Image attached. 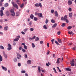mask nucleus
<instances>
[{"label":"nucleus","mask_w":76,"mask_h":76,"mask_svg":"<svg viewBox=\"0 0 76 76\" xmlns=\"http://www.w3.org/2000/svg\"><path fill=\"white\" fill-rule=\"evenodd\" d=\"M1 10L0 11V15L2 17L3 16V10L4 9V7H2L1 8Z\"/></svg>","instance_id":"1"},{"label":"nucleus","mask_w":76,"mask_h":76,"mask_svg":"<svg viewBox=\"0 0 76 76\" xmlns=\"http://www.w3.org/2000/svg\"><path fill=\"white\" fill-rule=\"evenodd\" d=\"M12 4H13L14 7H15L16 9H18V6L17 4H15V2L13 1H12Z\"/></svg>","instance_id":"2"},{"label":"nucleus","mask_w":76,"mask_h":76,"mask_svg":"<svg viewBox=\"0 0 76 76\" xmlns=\"http://www.w3.org/2000/svg\"><path fill=\"white\" fill-rule=\"evenodd\" d=\"M20 36H18L16 37V38L14 39V41L16 42L18 41L19 39V38H20Z\"/></svg>","instance_id":"3"},{"label":"nucleus","mask_w":76,"mask_h":76,"mask_svg":"<svg viewBox=\"0 0 76 76\" xmlns=\"http://www.w3.org/2000/svg\"><path fill=\"white\" fill-rule=\"evenodd\" d=\"M64 21H66V23H69V20H67V16L65 15L64 16Z\"/></svg>","instance_id":"4"},{"label":"nucleus","mask_w":76,"mask_h":76,"mask_svg":"<svg viewBox=\"0 0 76 76\" xmlns=\"http://www.w3.org/2000/svg\"><path fill=\"white\" fill-rule=\"evenodd\" d=\"M7 50L8 51H10L12 50V45L10 44H8V48H7Z\"/></svg>","instance_id":"5"},{"label":"nucleus","mask_w":76,"mask_h":76,"mask_svg":"<svg viewBox=\"0 0 76 76\" xmlns=\"http://www.w3.org/2000/svg\"><path fill=\"white\" fill-rule=\"evenodd\" d=\"M10 12L11 13V15L12 16H15V12H14V11H13V10H10Z\"/></svg>","instance_id":"6"},{"label":"nucleus","mask_w":76,"mask_h":76,"mask_svg":"<svg viewBox=\"0 0 76 76\" xmlns=\"http://www.w3.org/2000/svg\"><path fill=\"white\" fill-rule=\"evenodd\" d=\"M17 55L18 56L17 57V58L18 59H20V58H19V57H22V56H21V55H20L19 53H17Z\"/></svg>","instance_id":"7"},{"label":"nucleus","mask_w":76,"mask_h":76,"mask_svg":"<svg viewBox=\"0 0 76 76\" xmlns=\"http://www.w3.org/2000/svg\"><path fill=\"white\" fill-rule=\"evenodd\" d=\"M38 16H39V18H42V14L41 13H39Z\"/></svg>","instance_id":"8"},{"label":"nucleus","mask_w":76,"mask_h":76,"mask_svg":"<svg viewBox=\"0 0 76 76\" xmlns=\"http://www.w3.org/2000/svg\"><path fill=\"white\" fill-rule=\"evenodd\" d=\"M1 67L3 69H4L5 71H7V68L4 67L3 66H2Z\"/></svg>","instance_id":"9"},{"label":"nucleus","mask_w":76,"mask_h":76,"mask_svg":"<svg viewBox=\"0 0 76 76\" xmlns=\"http://www.w3.org/2000/svg\"><path fill=\"white\" fill-rule=\"evenodd\" d=\"M27 63L28 64H31V61L28 60L27 61Z\"/></svg>","instance_id":"10"},{"label":"nucleus","mask_w":76,"mask_h":76,"mask_svg":"<svg viewBox=\"0 0 76 76\" xmlns=\"http://www.w3.org/2000/svg\"><path fill=\"white\" fill-rule=\"evenodd\" d=\"M3 54L5 58H7V55L6 54H5V52H4L3 51Z\"/></svg>","instance_id":"11"},{"label":"nucleus","mask_w":76,"mask_h":76,"mask_svg":"<svg viewBox=\"0 0 76 76\" xmlns=\"http://www.w3.org/2000/svg\"><path fill=\"white\" fill-rule=\"evenodd\" d=\"M55 16H56L57 17L58 16V13H57V11L55 12Z\"/></svg>","instance_id":"12"},{"label":"nucleus","mask_w":76,"mask_h":76,"mask_svg":"<svg viewBox=\"0 0 76 76\" xmlns=\"http://www.w3.org/2000/svg\"><path fill=\"white\" fill-rule=\"evenodd\" d=\"M73 15V14L72 13H69V16L70 18H71L72 17V16Z\"/></svg>","instance_id":"13"},{"label":"nucleus","mask_w":76,"mask_h":76,"mask_svg":"<svg viewBox=\"0 0 76 76\" xmlns=\"http://www.w3.org/2000/svg\"><path fill=\"white\" fill-rule=\"evenodd\" d=\"M68 4L69 5H71L72 4V1H68Z\"/></svg>","instance_id":"14"},{"label":"nucleus","mask_w":76,"mask_h":76,"mask_svg":"<svg viewBox=\"0 0 76 76\" xmlns=\"http://www.w3.org/2000/svg\"><path fill=\"white\" fill-rule=\"evenodd\" d=\"M56 26H57V23H55L52 26V28H55V27H56Z\"/></svg>","instance_id":"15"},{"label":"nucleus","mask_w":76,"mask_h":76,"mask_svg":"<svg viewBox=\"0 0 76 76\" xmlns=\"http://www.w3.org/2000/svg\"><path fill=\"white\" fill-rule=\"evenodd\" d=\"M2 61H3V58H2L1 56L0 55V62Z\"/></svg>","instance_id":"16"},{"label":"nucleus","mask_w":76,"mask_h":76,"mask_svg":"<svg viewBox=\"0 0 76 76\" xmlns=\"http://www.w3.org/2000/svg\"><path fill=\"white\" fill-rule=\"evenodd\" d=\"M58 42L59 43H61L62 42H61V39H58Z\"/></svg>","instance_id":"17"},{"label":"nucleus","mask_w":76,"mask_h":76,"mask_svg":"<svg viewBox=\"0 0 76 76\" xmlns=\"http://www.w3.org/2000/svg\"><path fill=\"white\" fill-rule=\"evenodd\" d=\"M72 28V26H69L67 27V29L69 30V29H71Z\"/></svg>","instance_id":"18"},{"label":"nucleus","mask_w":76,"mask_h":76,"mask_svg":"<svg viewBox=\"0 0 76 76\" xmlns=\"http://www.w3.org/2000/svg\"><path fill=\"white\" fill-rule=\"evenodd\" d=\"M6 15L7 16H9V12L8 11H7L6 12Z\"/></svg>","instance_id":"19"},{"label":"nucleus","mask_w":76,"mask_h":76,"mask_svg":"<svg viewBox=\"0 0 76 76\" xmlns=\"http://www.w3.org/2000/svg\"><path fill=\"white\" fill-rule=\"evenodd\" d=\"M34 15H33V14H31L30 15L31 19H33L34 18Z\"/></svg>","instance_id":"20"},{"label":"nucleus","mask_w":76,"mask_h":76,"mask_svg":"<svg viewBox=\"0 0 76 76\" xmlns=\"http://www.w3.org/2000/svg\"><path fill=\"white\" fill-rule=\"evenodd\" d=\"M38 69L39 72L40 73L41 72V67L39 66H38Z\"/></svg>","instance_id":"21"},{"label":"nucleus","mask_w":76,"mask_h":76,"mask_svg":"<svg viewBox=\"0 0 76 76\" xmlns=\"http://www.w3.org/2000/svg\"><path fill=\"white\" fill-rule=\"evenodd\" d=\"M0 49H2V50H4V48L2 45L0 46Z\"/></svg>","instance_id":"22"},{"label":"nucleus","mask_w":76,"mask_h":76,"mask_svg":"<svg viewBox=\"0 0 76 76\" xmlns=\"http://www.w3.org/2000/svg\"><path fill=\"white\" fill-rule=\"evenodd\" d=\"M51 22H52V23H55V22H56V21L53 19H52Z\"/></svg>","instance_id":"23"},{"label":"nucleus","mask_w":76,"mask_h":76,"mask_svg":"<svg viewBox=\"0 0 76 76\" xmlns=\"http://www.w3.org/2000/svg\"><path fill=\"white\" fill-rule=\"evenodd\" d=\"M38 40H39V38L38 37H37L35 39V41H38Z\"/></svg>","instance_id":"24"},{"label":"nucleus","mask_w":76,"mask_h":76,"mask_svg":"<svg viewBox=\"0 0 76 76\" xmlns=\"http://www.w3.org/2000/svg\"><path fill=\"white\" fill-rule=\"evenodd\" d=\"M34 20H35V21H37L38 20V19L36 17H34Z\"/></svg>","instance_id":"25"},{"label":"nucleus","mask_w":76,"mask_h":76,"mask_svg":"<svg viewBox=\"0 0 76 76\" xmlns=\"http://www.w3.org/2000/svg\"><path fill=\"white\" fill-rule=\"evenodd\" d=\"M60 60V58H58L57 60V63H60V61H59V60Z\"/></svg>","instance_id":"26"},{"label":"nucleus","mask_w":76,"mask_h":76,"mask_svg":"<svg viewBox=\"0 0 76 76\" xmlns=\"http://www.w3.org/2000/svg\"><path fill=\"white\" fill-rule=\"evenodd\" d=\"M16 15L17 16H18L19 15V12H16Z\"/></svg>","instance_id":"27"},{"label":"nucleus","mask_w":76,"mask_h":76,"mask_svg":"<svg viewBox=\"0 0 76 76\" xmlns=\"http://www.w3.org/2000/svg\"><path fill=\"white\" fill-rule=\"evenodd\" d=\"M66 71H71V69L69 68H67L66 69Z\"/></svg>","instance_id":"28"},{"label":"nucleus","mask_w":76,"mask_h":76,"mask_svg":"<svg viewBox=\"0 0 76 76\" xmlns=\"http://www.w3.org/2000/svg\"><path fill=\"white\" fill-rule=\"evenodd\" d=\"M66 26V23H63L61 25V26H62V27H64V26Z\"/></svg>","instance_id":"29"},{"label":"nucleus","mask_w":76,"mask_h":76,"mask_svg":"<svg viewBox=\"0 0 76 76\" xmlns=\"http://www.w3.org/2000/svg\"><path fill=\"white\" fill-rule=\"evenodd\" d=\"M8 6H9V4H8L7 3L5 4L4 7H7Z\"/></svg>","instance_id":"30"},{"label":"nucleus","mask_w":76,"mask_h":76,"mask_svg":"<svg viewBox=\"0 0 76 76\" xmlns=\"http://www.w3.org/2000/svg\"><path fill=\"white\" fill-rule=\"evenodd\" d=\"M8 28V27L6 26L4 27V29L5 31H7V30Z\"/></svg>","instance_id":"31"},{"label":"nucleus","mask_w":76,"mask_h":76,"mask_svg":"<svg viewBox=\"0 0 76 76\" xmlns=\"http://www.w3.org/2000/svg\"><path fill=\"white\" fill-rule=\"evenodd\" d=\"M74 61L75 60H74V59H72V61H71L70 62V64H72V63H74Z\"/></svg>","instance_id":"32"},{"label":"nucleus","mask_w":76,"mask_h":76,"mask_svg":"<svg viewBox=\"0 0 76 76\" xmlns=\"http://www.w3.org/2000/svg\"><path fill=\"white\" fill-rule=\"evenodd\" d=\"M21 73H25L26 71H23V69L21 71Z\"/></svg>","instance_id":"33"},{"label":"nucleus","mask_w":76,"mask_h":76,"mask_svg":"<svg viewBox=\"0 0 76 76\" xmlns=\"http://www.w3.org/2000/svg\"><path fill=\"white\" fill-rule=\"evenodd\" d=\"M35 6L36 7H39V4L37 3L35 4Z\"/></svg>","instance_id":"34"},{"label":"nucleus","mask_w":76,"mask_h":76,"mask_svg":"<svg viewBox=\"0 0 76 76\" xmlns=\"http://www.w3.org/2000/svg\"><path fill=\"white\" fill-rule=\"evenodd\" d=\"M39 6L40 7H42V5L41 4V3H40L39 4Z\"/></svg>","instance_id":"35"},{"label":"nucleus","mask_w":76,"mask_h":76,"mask_svg":"<svg viewBox=\"0 0 76 76\" xmlns=\"http://www.w3.org/2000/svg\"><path fill=\"white\" fill-rule=\"evenodd\" d=\"M32 45V47L33 48H35V45L33 43H32L31 44Z\"/></svg>","instance_id":"36"},{"label":"nucleus","mask_w":76,"mask_h":76,"mask_svg":"<svg viewBox=\"0 0 76 76\" xmlns=\"http://www.w3.org/2000/svg\"><path fill=\"white\" fill-rule=\"evenodd\" d=\"M24 6V4H22L20 6V7L21 8H22L23 7V6Z\"/></svg>","instance_id":"37"},{"label":"nucleus","mask_w":76,"mask_h":76,"mask_svg":"<svg viewBox=\"0 0 76 76\" xmlns=\"http://www.w3.org/2000/svg\"><path fill=\"white\" fill-rule=\"evenodd\" d=\"M54 39H53L51 40V41L53 44H54Z\"/></svg>","instance_id":"38"},{"label":"nucleus","mask_w":76,"mask_h":76,"mask_svg":"<svg viewBox=\"0 0 76 76\" xmlns=\"http://www.w3.org/2000/svg\"><path fill=\"white\" fill-rule=\"evenodd\" d=\"M68 33L69 34H70V35H71L72 33H73V32L72 31H68Z\"/></svg>","instance_id":"39"},{"label":"nucleus","mask_w":76,"mask_h":76,"mask_svg":"<svg viewBox=\"0 0 76 76\" xmlns=\"http://www.w3.org/2000/svg\"><path fill=\"white\" fill-rule=\"evenodd\" d=\"M43 28H44L45 29H47V28L46 27V26L45 25H44L43 26Z\"/></svg>","instance_id":"40"},{"label":"nucleus","mask_w":76,"mask_h":76,"mask_svg":"<svg viewBox=\"0 0 76 76\" xmlns=\"http://www.w3.org/2000/svg\"><path fill=\"white\" fill-rule=\"evenodd\" d=\"M68 10L69 12H72V8L70 7L69 8Z\"/></svg>","instance_id":"41"},{"label":"nucleus","mask_w":76,"mask_h":76,"mask_svg":"<svg viewBox=\"0 0 76 76\" xmlns=\"http://www.w3.org/2000/svg\"><path fill=\"white\" fill-rule=\"evenodd\" d=\"M55 43H56V44L57 45H59V43H58V42H57V41H55Z\"/></svg>","instance_id":"42"},{"label":"nucleus","mask_w":76,"mask_h":76,"mask_svg":"<svg viewBox=\"0 0 76 76\" xmlns=\"http://www.w3.org/2000/svg\"><path fill=\"white\" fill-rule=\"evenodd\" d=\"M24 47L25 49H26V50H27V49H28V47H27V46H26V45H24Z\"/></svg>","instance_id":"43"},{"label":"nucleus","mask_w":76,"mask_h":76,"mask_svg":"<svg viewBox=\"0 0 76 76\" xmlns=\"http://www.w3.org/2000/svg\"><path fill=\"white\" fill-rule=\"evenodd\" d=\"M53 70H54L55 73H57V71H56V69H55V68H53Z\"/></svg>","instance_id":"44"},{"label":"nucleus","mask_w":76,"mask_h":76,"mask_svg":"<svg viewBox=\"0 0 76 76\" xmlns=\"http://www.w3.org/2000/svg\"><path fill=\"white\" fill-rule=\"evenodd\" d=\"M48 22V20L46 19L45 20V23L46 24H47Z\"/></svg>","instance_id":"45"},{"label":"nucleus","mask_w":76,"mask_h":76,"mask_svg":"<svg viewBox=\"0 0 76 76\" xmlns=\"http://www.w3.org/2000/svg\"><path fill=\"white\" fill-rule=\"evenodd\" d=\"M22 50L23 52H24V53H25V52H26V50H25L23 49H22Z\"/></svg>","instance_id":"46"},{"label":"nucleus","mask_w":76,"mask_h":76,"mask_svg":"<svg viewBox=\"0 0 76 76\" xmlns=\"http://www.w3.org/2000/svg\"><path fill=\"white\" fill-rule=\"evenodd\" d=\"M51 12L52 13H54V10H51Z\"/></svg>","instance_id":"47"},{"label":"nucleus","mask_w":76,"mask_h":76,"mask_svg":"<svg viewBox=\"0 0 76 76\" xmlns=\"http://www.w3.org/2000/svg\"><path fill=\"white\" fill-rule=\"evenodd\" d=\"M39 14V13H38L37 12H35V15L36 16H37V15H38V16Z\"/></svg>","instance_id":"48"},{"label":"nucleus","mask_w":76,"mask_h":76,"mask_svg":"<svg viewBox=\"0 0 76 76\" xmlns=\"http://www.w3.org/2000/svg\"><path fill=\"white\" fill-rule=\"evenodd\" d=\"M14 60L15 62H16V61H17V59H16V58H15L14 59Z\"/></svg>","instance_id":"49"},{"label":"nucleus","mask_w":76,"mask_h":76,"mask_svg":"<svg viewBox=\"0 0 76 76\" xmlns=\"http://www.w3.org/2000/svg\"><path fill=\"white\" fill-rule=\"evenodd\" d=\"M61 20H64V18H63V17H62V18H61Z\"/></svg>","instance_id":"50"},{"label":"nucleus","mask_w":76,"mask_h":76,"mask_svg":"<svg viewBox=\"0 0 76 76\" xmlns=\"http://www.w3.org/2000/svg\"><path fill=\"white\" fill-rule=\"evenodd\" d=\"M31 31H34V28H30Z\"/></svg>","instance_id":"51"},{"label":"nucleus","mask_w":76,"mask_h":76,"mask_svg":"<svg viewBox=\"0 0 76 76\" xmlns=\"http://www.w3.org/2000/svg\"><path fill=\"white\" fill-rule=\"evenodd\" d=\"M2 6V1H0V6Z\"/></svg>","instance_id":"52"},{"label":"nucleus","mask_w":76,"mask_h":76,"mask_svg":"<svg viewBox=\"0 0 76 76\" xmlns=\"http://www.w3.org/2000/svg\"><path fill=\"white\" fill-rule=\"evenodd\" d=\"M28 31V29L27 28H26L24 30V32H26Z\"/></svg>","instance_id":"53"},{"label":"nucleus","mask_w":76,"mask_h":76,"mask_svg":"<svg viewBox=\"0 0 76 76\" xmlns=\"http://www.w3.org/2000/svg\"><path fill=\"white\" fill-rule=\"evenodd\" d=\"M18 66H19V67H20V66H21V64L20 63H18Z\"/></svg>","instance_id":"54"},{"label":"nucleus","mask_w":76,"mask_h":76,"mask_svg":"<svg viewBox=\"0 0 76 76\" xmlns=\"http://www.w3.org/2000/svg\"><path fill=\"white\" fill-rule=\"evenodd\" d=\"M40 44H43V41H40Z\"/></svg>","instance_id":"55"},{"label":"nucleus","mask_w":76,"mask_h":76,"mask_svg":"<svg viewBox=\"0 0 76 76\" xmlns=\"http://www.w3.org/2000/svg\"><path fill=\"white\" fill-rule=\"evenodd\" d=\"M24 57L25 58H26L28 57V55H25Z\"/></svg>","instance_id":"56"},{"label":"nucleus","mask_w":76,"mask_h":76,"mask_svg":"<svg viewBox=\"0 0 76 76\" xmlns=\"http://www.w3.org/2000/svg\"><path fill=\"white\" fill-rule=\"evenodd\" d=\"M76 48V47H75L73 48L72 49L74 50H75V49Z\"/></svg>","instance_id":"57"},{"label":"nucleus","mask_w":76,"mask_h":76,"mask_svg":"<svg viewBox=\"0 0 76 76\" xmlns=\"http://www.w3.org/2000/svg\"><path fill=\"white\" fill-rule=\"evenodd\" d=\"M22 47H20V48H19V50H22Z\"/></svg>","instance_id":"58"},{"label":"nucleus","mask_w":76,"mask_h":76,"mask_svg":"<svg viewBox=\"0 0 76 76\" xmlns=\"http://www.w3.org/2000/svg\"><path fill=\"white\" fill-rule=\"evenodd\" d=\"M61 32L60 31H58V32L57 34L58 35H60V34Z\"/></svg>","instance_id":"59"},{"label":"nucleus","mask_w":76,"mask_h":76,"mask_svg":"<svg viewBox=\"0 0 76 76\" xmlns=\"http://www.w3.org/2000/svg\"><path fill=\"white\" fill-rule=\"evenodd\" d=\"M35 37H36V36H34L32 38H33V39H34L35 38Z\"/></svg>","instance_id":"60"},{"label":"nucleus","mask_w":76,"mask_h":76,"mask_svg":"<svg viewBox=\"0 0 76 76\" xmlns=\"http://www.w3.org/2000/svg\"><path fill=\"white\" fill-rule=\"evenodd\" d=\"M33 39L32 38H31L30 37L29 38V40H30V41H31V40H32Z\"/></svg>","instance_id":"61"},{"label":"nucleus","mask_w":76,"mask_h":76,"mask_svg":"<svg viewBox=\"0 0 76 76\" xmlns=\"http://www.w3.org/2000/svg\"><path fill=\"white\" fill-rule=\"evenodd\" d=\"M21 33L22 34H23V35H25V33H24V32H23V31H22L21 32Z\"/></svg>","instance_id":"62"},{"label":"nucleus","mask_w":76,"mask_h":76,"mask_svg":"<svg viewBox=\"0 0 76 76\" xmlns=\"http://www.w3.org/2000/svg\"><path fill=\"white\" fill-rule=\"evenodd\" d=\"M71 66H75V64H74V63H72L71 64Z\"/></svg>","instance_id":"63"},{"label":"nucleus","mask_w":76,"mask_h":76,"mask_svg":"<svg viewBox=\"0 0 76 76\" xmlns=\"http://www.w3.org/2000/svg\"><path fill=\"white\" fill-rule=\"evenodd\" d=\"M47 45L48 47H50V46L49 45V43H48L47 44Z\"/></svg>","instance_id":"64"}]
</instances>
